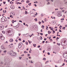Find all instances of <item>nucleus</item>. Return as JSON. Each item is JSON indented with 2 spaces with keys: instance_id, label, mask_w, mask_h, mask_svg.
<instances>
[{
  "instance_id": "obj_12",
  "label": "nucleus",
  "mask_w": 67,
  "mask_h": 67,
  "mask_svg": "<svg viewBox=\"0 0 67 67\" xmlns=\"http://www.w3.org/2000/svg\"><path fill=\"white\" fill-rule=\"evenodd\" d=\"M1 26H3V25H2V24L0 25V30H2V29Z\"/></svg>"
},
{
  "instance_id": "obj_4",
  "label": "nucleus",
  "mask_w": 67,
  "mask_h": 67,
  "mask_svg": "<svg viewBox=\"0 0 67 67\" xmlns=\"http://www.w3.org/2000/svg\"><path fill=\"white\" fill-rule=\"evenodd\" d=\"M9 48H11V47H13V43H12V44H10L9 46Z\"/></svg>"
},
{
  "instance_id": "obj_34",
  "label": "nucleus",
  "mask_w": 67,
  "mask_h": 67,
  "mask_svg": "<svg viewBox=\"0 0 67 67\" xmlns=\"http://www.w3.org/2000/svg\"><path fill=\"white\" fill-rule=\"evenodd\" d=\"M6 2H3V4H5Z\"/></svg>"
},
{
  "instance_id": "obj_29",
  "label": "nucleus",
  "mask_w": 67,
  "mask_h": 67,
  "mask_svg": "<svg viewBox=\"0 0 67 67\" xmlns=\"http://www.w3.org/2000/svg\"><path fill=\"white\" fill-rule=\"evenodd\" d=\"M31 3H30L28 4V5H29V6H30L31 5Z\"/></svg>"
},
{
  "instance_id": "obj_21",
  "label": "nucleus",
  "mask_w": 67,
  "mask_h": 67,
  "mask_svg": "<svg viewBox=\"0 0 67 67\" xmlns=\"http://www.w3.org/2000/svg\"><path fill=\"white\" fill-rule=\"evenodd\" d=\"M34 20H35V21H37V18H36L35 19H34Z\"/></svg>"
},
{
  "instance_id": "obj_25",
  "label": "nucleus",
  "mask_w": 67,
  "mask_h": 67,
  "mask_svg": "<svg viewBox=\"0 0 67 67\" xmlns=\"http://www.w3.org/2000/svg\"><path fill=\"white\" fill-rule=\"evenodd\" d=\"M7 52V51L6 50H5L4 51H3V53H5Z\"/></svg>"
},
{
  "instance_id": "obj_6",
  "label": "nucleus",
  "mask_w": 67,
  "mask_h": 67,
  "mask_svg": "<svg viewBox=\"0 0 67 67\" xmlns=\"http://www.w3.org/2000/svg\"><path fill=\"white\" fill-rule=\"evenodd\" d=\"M10 8L12 9H14V6L13 5H11L10 6Z\"/></svg>"
},
{
  "instance_id": "obj_14",
  "label": "nucleus",
  "mask_w": 67,
  "mask_h": 67,
  "mask_svg": "<svg viewBox=\"0 0 67 67\" xmlns=\"http://www.w3.org/2000/svg\"><path fill=\"white\" fill-rule=\"evenodd\" d=\"M11 32H8V35H11Z\"/></svg>"
},
{
  "instance_id": "obj_44",
  "label": "nucleus",
  "mask_w": 67,
  "mask_h": 67,
  "mask_svg": "<svg viewBox=\"0 0 67 67\" xmlns=\"http://www.w3.org/2000/svg\"><path fill=\"white\" fill-rule=\"evenodd\" d=\"M19 21L20 22H21V23H22V21L21 20H19Z\"/></svg>"
},
{
  "instance_id": "obj_57",
  "label": "nucleus",
  "mask_w": 67,
  "mask_h": 67,
  "mask_svg": "<svg viewBox=\"0 0 67 67\" xmlns=\"http://www.w3.org/2000/svg\"><path fill=\"white\" fill-rule=\"evenodd\" d=\"M50 4V3L49 2H48V3H47V4Z\"/></svg>"
},
{
  "instance_id": "obj_20",
  "label": "nucleus",
  "mask_w": 67,
  "mask_h": 67,
  "mask_svg": "<svg viewBox=\"0 0 67 67\" xmlns=\"http://www.w3.org/2000/svg\"><path fill=\"white\" fill-rule=\"evenodd\" d=\"M25 44H26V45H28V42H25Z\"/></svg>"
},
{
  "instance_id": "obj_55",
  "label": "nucleus",
  "mask_w": 67,
  "mask_h": 67,
  "mask_svg": "<svg viewBox=\"0 0 67 67\" xmlns=\"http://www.w3.org/2000/svg\"><path fill=\"white\" fill-rule=\"evenodd\" d=\"M34 5H35V7H36V6H37V5H36V4H34Z\"/></svg>"
},
{
  "instance_id": "obj_60",
  "label": "nucleus",
  "mask_w": 67,
  "mask_h": 67,
  "mask_svg": "<svg viewBox=\"0 0 67 67\" xmlns=\"http://www.w3.org/2000/svg\"><path fill=\"white\" fill-rule=\"evenodd\" d=\"M31 63H33V62H32V61H31Z\"/></svg>"
},
{
  "instance_id": "obj_40",
  "label": "nucleus",
  "mask_w": 67,
  "mask_h": 67,
  "mask_svg": "<svg viewBox=\"0 0 67 67\" xmlns=\"http://www.w3.org/2000/svg\"><path fill=\"white\" fill-rule=\"evenodd\" d=\"M19 58L20 59H21V58H22V57H19Z\"/></svg>"
},
{
  "instance_id": "obj_45",
  "label": "nucleus",
  "mask_w": 67,
  "mask_h": 67,
  "mask_svg": "<svg viewBox=\"0 0 67 67\" xmlns=\"http://www.w3.org/2000/svg\"><path fill=\"white\" fill-rule=\"evenodd\" d=\"M59 32H62V31H61V30L60 29L59 30Z\"/></svg>"
},
{
  "instance_id": "obj_63",
  "label": "nucleus",
  "mask_w": 67,
  "mask_h": 67,
  "mask_svg": "<svg viewBox=\"0 0 67 67\" xmlns=\"http://www.w3.org/2000/svg\"><path fill=\"white\" fill-rule=\"evenodd\" d=\"M2 8H1V9H0V11H2Z\"/></svg>"
},
{
  "instance_id": "obj_13",
  "label": "nucleus",
  "mask_w": 67,
  "mask_h": 67,
  "mask_svg": "<svg viewBox=\"0 0 67 67\" xmlns=\"http://www.w3.org/2000/svg\"><path fill=\"white\" fill-rule=\"evenodd\" d=\"M19 45H21V46H22L23 45V43H20L19 44Z\"/></svg>"
},
{
  "instance_id": "obj_50",
  "label": "nucleus",
  "mask_w": 67,
  "mask_h": 67,
  "mask_svg": "<svg viewBox=\"0 0 67 67\" xmlns=\"http://www.w3.org/2000/svg\"><path fill=\"white\" fill-rule=\"evenodd\" d=\"M42 43L43 44H44V42H45V41H42Z\"/></svg>"
},
{
  "instance_id": "obj_37",
  "label": "nucleus",
  "mask_w": 67,
  "mask_h": 67,
  "mask_svg": "<svg viewBox=\"0 0 67 67\" xmlns=\"http://www.w3.org/2000/svg\"><path fill=\"white\" fill-rule=\"evenodd\" d=\"M57 45H59H59H60V43H57Z\"/></svg>"
},
{
  "instance_id": "obj_8",
  "label": "nucleus",
  "mask_w": 67,
  "mask_h": 67,
  "mask_svg": "<svg viewBox=\"0 0 67 67\" xmlns=\"http://www.w3.org/2000/svg\"><path fill=\"white\" fill-rule=\"evenodd\" d=\"M16 4H17L18 5L19 4H22V3H20L19 2H17L16 3Z\"/></svg>"
},
{
  "instance_id": "obj_41",
  "label": "nucleus",
  "mask_w": 67,
  "mask_h": 67,
  "mask_svg": "<svg viewBox=\"0 0 67 67\" xmlns=\"http://www.w3.org/2000/svg\"><path fill=\"white\" fill-rule=\"evenodd\" d=\"M47 54L48 55H50V53H49V52L47 53Z\"/></svg>"
},
{
  "instance_id": "obj_16",
  "label": "nucleus",
  "mask_w": 67,
  "mask_h": 67,
  "mask_svg": "<svg viewBox=\"0 0 67 67\" xmlns=\"http://www.w3.org/2000/svg\"><path fill=\"white\" fill-rule=\"evenodd\" d=\"M3 36H2V34H0V38H1V37H3Z\"/></svg>"
},
{
  "instance_id": "obj_9",
  "label": "nucleus",
  "mask_w": 67,
  "mask_h": 67,
  "mask_svg": "<svg viewBox=\"0 0 67 67\" xmlns=\"http://www.w3.org/2000/svg\"><path fill=\"white\" fill-rule=\"evenodd\" d=\"M1 38L2 40H3L4 39V37L3 36L2 37H1Z\"/></svg>"
},
{
  "instance_id": "obj_2",
  "label": "nucleus",
  "mask_w": 67,
  "mask_h": 67,
  "mask_svg": "<svg viewBox=\"0 0 67 67\" xmlns=\"http://www.w3.org/2000/svg\"><path fill=\"white\" fill-rule=\"evenodd\" d=\"M9 54L11 56H15L16 55V53L12 51H10L9 52Z\"/></svg>"
},
{
  "instance_id": "obj_15",
  "label": "nucleus",
  "mask_w": 67,
  "mask_h": 67,
  "mask_svg": "<svg viewBox=\"0 0 67 67\" xmlns=\"http://www.w3.org/2000/svg\"><path fill=\"white\" fill-rule=\"evenodd\" d=\"M48 34H51V31H48Z\"/></svg>"
},
{
  "instance_id": "obj_59",
  "label": "nucleus",
  "mask_w": 67,
  "mask_h": 67,
  "mask_svg": "<svg viewBox=\"0 0 67 67\" xmlns=\"http://www.w3.org/2000/svg\"><path fill=\"white\" fill-rule=\"evenodd\" d=\"M42 30H43L41 29V32H43V31H42Z\"/></svg>"
},
{
  "instance_id": "obj_11",
  "label": "nucleus",
  "mask_w": 67,
  "mask_h": 67,
  "mask_svg": "<svg viewBox=\"0 0 67 67\" xmlns=\"http://www.w3.org/2000/svg\"><path fill=\"white\" fill-rule=\"evenodd\" d=\"M13 40L12 39H11L9 41L10 42H13Z\"/></svg>"
},
{
  "instance_id": "obj_56",
  "label": "nucleus",
  "mask_w": 67,
  "mask_h": 67,
  "mask_svg": "<svg viewBox=\"0 0 67 67\" xmlns=\"http://www.w3.org/2000/svg\"><path fill=\"white\" fill-rule=\"evenodd\" d=\"M19 9H21V8L20 7H18Z\"/></svg>"
},
{
  "instance_id": "obj_1",
  "label": "nucleus",
  "mask_w": 67,
  "mask_h": 67,
  "mask_svg": "<svg viewBox=\"0 0 67 67\" xmlns=\"http://www.w3.org/2000/svg\"><path fill=\"white\" fill-rule=\"evenodd\" d=\"M12 60V59H9L8 58H6L5 60V62L7 64H8L9 62H10Z\"/></svg>"
},
{
  "instance_id": "obj_46",
  "label": "nucleus",
  "mask_w": 67,
  "mask_h": 67,
  "mask_svg": "<svg viewBox=\"0 0 67 67\" xmlns=\"http://www.w3.org/2000/svg\"><path fill=\"white\" fill-rule=\"evenodd\" d=\"M42 23H44V22L43 21V20H42Z\"/></svg>"
},
{
  "instance_id": "obj_51",
  "label": "nucleus",
  "mask_w": 67,
  "mask_h": 67,
  "mask_svg": "<svg viewBox=\"0 0 67 67\" xmlns=\"http://www.w3.org/2000/svg\"><path fill=\"white\" fill-rule=\"evenodd\" d=\"M48 26H47V28H46V30H48Z\"/></svg>"
},
{
  "instance_id": "obj_5",
  "label": "nucleus",
  "mask_w": 67,
  "mask_h": 67,
  "mask_svg": "<svg viewBox=\"0 0 67 67\" xmlns=\"http://www.w3.org/2000/svg\"><path fill=\"white\" fill-rule=\"evenodd\" d=\"M64 57H66V56H67V52H66L65 53H64V54L63 55Z\"/></svg>"
},
{
  "instance_id": "obj_22",
  "label": "nucleus",
  "mask_w": 67,
  "mask_h": 67,
  "mask_svg": "<svg viewBox=\"0 0 67 67\" xmlns=\"http://www.w3.org/2000/svg\"><path fill=\"white\" fill-rule=\"evenodd\" d=\"M38 23H39V24H41V23H41V21H39V22H38Z\"/></svg>"
},
{
  "instance_id": "obj_17",
  "label": "nucleus",
  "mask_w": 67,
  "mask_h": 67,
  "mask_svg": "<svg viewBox=\"0 0 67 67\" xmlns=\"http://www.w3.org/2000/svg\"><path fill=\"white\" fill-rule=\"evenodd\" d=\"M29 2H30V1H29V0L26 1V3H29Z\"/></svg>"
},
{
  "instance_id": "obj_49",
  "label": "nucleus",
  "mask_w": 67,
  "mask_h": 67,
  "mask_svg": "<svg viewBox=\"0 0 67 67\" xmlns=\"http://www.w3.org/2000/svg\"><path fill=\"white\" fill-rule=\"evenodd\" d=\"M28 42L30 44H31V43H30V40H28Z\"/></svg>"
},
{
  "instance_id": "obj_35",
  "label": "nucleus",
  "mask_w": 67,
  "mask_h": 67,
  "mask_svg": "<svg viewBox=\"0 0 67 67\" xmlns=\"http://www.w3.org/2000/svg\"><path fill=\"white\" fill-rule=\"evenodd\" d=\"M14 28V29H16V26H14L13 27Z\"/></svg>"
},
{
  "instance_id": "obj_28",
  "label": "nucleus",
  "mask_w": 67,
  "mask_h": 67,
  "mask_svg": "<svg viewBox=\"0 0 67 67\" xmlns=\"http://www.w3.org/2000/svg\"><path fill=\"white\" fill-rule=\"evenodd\" d=\"M41 16H44V15H43V14H41Z\"/></svg>"
},
{
  "instance_id": "obj_38",
  "label": "nucleus",
  "mask_w": 67,
  "mask_h": 67,
  "mask_svg": "<svg viewBox=\"0 0 67 67\" xmlns=\"http://www.w3.org/2000/svg\"><path fill=\"white\" fill-rule=\"evenodd\" d=\"M18 40L19 41H21V38H19V39Z\"/></svg>"
},
{
  "instance_id": "obj_18",
  "label": "nucleus",
  "mask_w": 67,
  "mask_h": 67,
  "mask_svg": "<svg viewBox=\"0 0 67 67\" xmlns=\"http://www.w3.org/2000/svg\"><path fill=\"white\" fill-rule=\"evenodd\" d=\"M1 28H2V30H3L4 28V27H3V26H1Z\"/></svg>"
},
{
  "instance_id": "obj_53",
  "label": "nucleus",
  "mask_w": 67,
  "mask_h": 67,
  "mask_svg": "<svg viewBox=\"0 0 67 67\" xmlns=\"http://www.w3.org/2000/svg\"><path fill=\"white\" fill-rule=\"evenodd\" d=\"M23 8H24V9H25V7H24V6H23Z\"/></svg>"
},
{
  "instance_id": "obj_54",
  "label": "nucleus",
  "mask_w": 67,
  "mask_h": 67,
  "mask_svg": "<svg viewBox=\"0 0 67 67\" xmlns=\"http://www.w3.org/2000/svg\"><path fill=\"white\" fill-rule=\"evenodd\" d=\"M5 43H7V44H8V41H6Z\"/></svg>"
},
{
  "instance_id": "obj_26",
  "label": "nucleus",
  "mask_w": 67,
  "mask_h": 67,
  "mask_svg": "<svg viewBox=\"0 0 67 67\" xmlns=\"http://www.w3.org/2000/svg\"><path fill=\"white\" fill-rule=\"evenodd\" d=\"M55 23V21H53L52 22V23H53V24H55V23Z\"/></svg>"
},
{
  "instance_id": "obj_32",
  "label": "nucleus",
  "mask_w": 67,
  "mask_h": 67,
  "mask_svg": "<svg viewBox=\"0 0 67 67\" xmlns=\"http://www.w3.org/2000/svg\"><path fill=\"white\" fill-rule=\"evenodd\" d=\"M64 18H63V19H61V20H62V21H63V20H64Z\"/></svg>"
},
{
  "instance_id": "obj_27",
  "label": "nucleus",
  "mask_w": 67,
  "mask_h": 67,
  "mask_svg": "<svg viewBox=\"0 0 67 67\" xmlns=\"http://www.w3.org/2000/svg\"><path fill=\"white\" fill-rule=\"evenodd\" d=\"M24 53H27L28 52H26V51H24Z\"/></svg>"
},
{
  "instance_id": "obj_62",
  "label": "nucleus",
  "mask_w": 67,
  "mask_h": 67,
  "mask_svg": "<svg viewBox=\"0 0 67 67\" xmlns=\"http://www.w3.org/2000/svg\"><path fill=\"white\" fill-rule=\"evenodd\" d=\"M33 46H34V47H36V46L34 45V44H33Z\"/></svg>"
},
{
  "instance_id": "obj_31",
  "label": "nucleus",
  "mask_w": 67,
  "mask_h": 67,
  "mask_svg": "<svg viewBox=\"0 0 67 67\" xmlns=\"http://www.w3.org/2000/svg\"><path fill=\"white\" fill-rule=\"evenodd\" d=\"M40 47H41V46H37V48H40Z\"/></svg>"
},
{
  "instance_id": "obj_19",
  "label": "nucleus",
  "mask_w": 67,
  "mask_h": 67,
  "mask_svg": "<svg viewBox=\"0 0 67 67\" xmlns=\"http://www.w3.org/2000/svg\"><path fill=\"white\" fill-rule=\"evenodd\" d=\"M10 4H12L13 3V2H12V1H11L10 2Z\"/></svg>"
},
{
  "instance_id": "obj_36",
  "label": "nucleus",
  "mask_w": 67,
  "mask_h": 67,
  "mask_svg": "<svg viewBox=\"0 0 67 67\" xmlns=\"http://www.w3.org/2000/svg\"><path fill=\"white\" fill-rule=\"evenodd\" d=\"M2 33H3V34H4V31H2Z\"/></svg>"
},
{
  "instance_id": "obj_61",
  "label": "nucleus",
  "mask_w": 67,
  "mask_h": 67,
  "mask_svg": "<svg viewBox=\"0 0 67 67\" xmlns=\"http://www.w3.org/2000/svg\"><path fill=\"white\" fill-rule=\"evenodd\" d=\"M27 51H28L29 50V48H27V49H26Z\"/></svg>"
},
{
  "instance_id": "obj_23",
  "label": "nucleus",
  "mask_w": 67,
  "mask_h": 67,
  "mask_svg": "<svg viewBox=\"0 0 67 67\" xmlns=\"http://www.w3.org/2000/svg\"><path fill=\"white\" fill-rule=\"evenodd\" d=\"M40 40H42V39H43V38H42V36H40Z\"/></svg>"
},
{
  "instance_id": "obj_52",
  "label": "nucleus",
  "mask_w": 67,
  "mask_h": 67,
  "mask_svg": "<svg viewBox=\"0 0 67 67\" xmlns=\"http://www.w3.org/2000/svg\"><path fill=\"white\" fill-rule=\"evenodd\" d=\"M27 55H27V56H30V54H28Z\"/></svg>"
},
{
  "instance_id": "obj_42",
  "label": "nucleus",
  "mask_w": 67,
  "mask_h": 67,
  "mask_svg": "<svg viewBox=\"0 0 67 67\" xmlns=\"http://www.w3.org/2000/svg\"><path fill=\"white\" fill-rule=\"evenodd\" d=\"M65 63H63V64H62V66H64V65H65Z\"/></svg>"
},
{
  "instance_id": "obj_3",
  "label": "nucleus",
  "mask_w": 67,
  "mask_h": 67,
  "mask_svg": "<svg viewBox=\"0 0 67 67\" xmlns=\"http://www.w3.org/2000/svg\"><path fill=\"white\" fill-rule=\"evenodd\" d=\"M57 15L58 16H62V15L61 14V13H60V12H58L57 13Z\"/></svg>"
},
{
  "instance_id": "obj_10",
  "label": "nucleus",
  "mask_w": 67,
  "mask_h": 67,
  "mask_svg": "<svg viewBox=\"0 0 67 67\" xmlns=\"http://www.w3.org/2000/svg\"><path fill=\"white\" fill-rule=\"evenodd\" d=\"M21 47L22 46L20 45V44H18V47L19 48H21Z\"/></svg>"
},
{
  "instance_id": "obj_47",
  "label": "nucleus",
  "mask_w": 67,
  "mask_h": 67,
  "mask_svg": "<svg viewBox=\"0 0 67 67\" xmlns=\"http://www.w3.org/2000/svg\"><path fill=\"white\" fill-rule=\"evenodd\" d=\"M64 58H67V56H66L65 57H64Z\"/></svg>"
},
{
  "instance_id": "obj_43",
  "label": "nucleus",
  "mask_w": 67,
  "mask_h": 67,
  "mask_svg": "<svg viewBox=\"0 0 67 67\" xmlns=\"http://www.w3.org/2000/svg\"><path fill=\"white\" fill-rule=\"evenodd\" d=\"M23 43H24V42H25V41H24V40H23Z\"/></svg>"
},
{
  "instance_id": "obj_64",
  "label": "nucleus",
  "mask_w": 67,
  "mask_h": 67,
  "mask_svg": "<svg viewBox=\"0 0 67 67\" xmlns=\"http://www.w3.org/2000/svg\"><path fill=\"white\" fill-rule=\"evenodd\" d=\"M1 64H3V62H1Z\"/></svg>"
},
{
  "instance_id": "obj_24",
  "label": "nucleus",
  "mask_w": 67,
  "mask_h": 67,
  "mask_svg": "<svg viewBox=\"0 0 67 67\" xmlns=\"http://www.w3.org/2000/svg\"><path fill=\"white\" fill-rule=\"evenodd\" d=\"M46 58H44L43 59V60H46Z\"/></svg>"
},
{
  "instance_id": "obj_39",
  "label": "nucleus",
  "mask_w": 67,
  "mask_h": 67,
  "mask_svg": "<svg viewBox=\"0 0 67 67\" xmlns=\"http://www.w3.org/2000/svg\"><path fill=\"white\" fill-rule=\"evenodd\" d=\"M25 14H27V11H25Z\"/></svg>"
},
{
  "instance_id": "obj_30",
  "label": "nucleus",
  "mask_w": 67,
  "mask_h": 67,
  "mask_svg": "<svg viewBox=\"0 0 67 67\" xmlns=\"http://www.w3.org/2000/svg\"><path fill=\"white\" fill-rule=\"evenodd\" d=\"M12 22H16V21L15 20L14 21V20H13L12 21Z\"/></svg>"
},
{
  "instance_id": "obj_58",
  "label": "nucleus",
  "mask_w": 67,
  "mask_h": 67,
  "mask_svg": "<svg viewBox=\"0 0 67 67\" xmlns=\"http://www.w3.org/2000/svg\"><path fill=\"white\" fill-rule=\"evenodd\" d=\"M15 41H16V42H18V40H15Z\"/></svg>"
},
{
  "instance_id": "obj_33",
  "label": "nucleus",
  "mask_w": 67,
  "mask_h": 67,
  "mask_svg": "<svg viewBox=\"0 0 67 67\" xmlns=\"http://www.w3.org/2000/svg\"><path fill=\"white\" fill-rule=\"evenodd\" d=\"M40 35H43V34L42 33H40Z\"/></svg>"
},
{
  "instance_id": "obj_48",
  "label": "nucleus",
  "mask_w": 67,
  "mask_h": 67,
  "mask_svg": "<svg viewBox=\"0 0 67 67\" xmlns=\"http://www.w3.org/2000/svg\"><path fill=\"white\" fill-rule=\"evenodd\" d=\"M56 38V36H54V37H53V38Z\"/></svg>"
},
{
  "instance_id": "obj_7",
  "label": "nucleus",
  "mask_w": 67,
  "mask_h": 67,
  "mask_svg": "<svg viewBox=\"0 0 67 67\" xmlns=\"http://www.w3.org/2000/svg\"><path fill=\"white\" fill-rule=\"evenodd\" d=\"M3 17L2 18H1V21L2 22H5V21H6L5 20V19H4V21L3 20V19H3Z\"/></svg>"
}]
</instances>
